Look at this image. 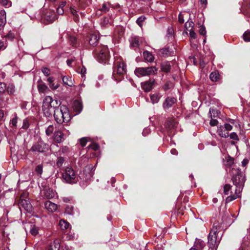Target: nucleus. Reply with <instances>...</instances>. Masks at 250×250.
<instances>
[{
    "label": "nucleus",
    "instance_id": "obj_1",
    "mask_svg": "<svg viewBox=\"0 0 250 250\" xmlns=\"http://www.w3.org/2000/svg\"><path fill=\"white\" fill-rule=\"evenodd\" d=\"M245 178L244 173H235L233 175L231 180L233 185L236 186L235 194L230 195L226 198V202L227 203L230 202L240 196V193L244 186Z\"/></svg>",
    "mask_w": 250,
    "mask_h": 250
},
{
    "label": "nucleus",
    "instance_id": "obj_2",
    "mask_svg": "<svg viewBox=\"0 0 250 250\" xmlns=\"http://www.w3.org/2000/svg\"><path fill=\"white\" fill-rule=\"evenodd\" d=\"M222 229V224H220L218 222L214 223L213 228L208 236V250H216L221 240V238L218 237V234Z\"/></svg>",
    "mask_w": 250,
    "mask_h": 250
},
{
    "label": "nucleus",
    "instance_id": "obj_3",
    "mask_svg": "<svg viewBox=\"0 0 250 250\" xmlns=\"http://www.w3.org/2000/svg\"><path fill=\"white\" fill-rule=\"evenodd\" d=\"M54 117L58 124L67 123L70 120V116L67 107L62 105L60 108H56L54 110Z\"/></svg>",
    "mask_w": 250,
    "mask_h": 250
},
{
    "label": "nucleus",
    "instance_id": "obj_4",
    "mask_svg": "<svg viewBox=\"0 0 250 250\" xmlns=\"http://www.w3.org/2000/svg\"><path fill=\"white\" fill-rule=\"evenodd\" d=\"M126 72V66L124 62L117 61L114 64L112 78L116 81H120Z\"/></svg>",
    "mask_w": 250,
    "mask_h": 250
},
{
    "label": "nucleus",
    "instance_id": "obj_5",
    "mask_svg": "<svg viewBox=\"0 0 250 250\" xmlns=\"http://www.w3.org/2000/svg\"><path fill=\"white\" fill-rule=\"evenodd\" d=\"M53 102V98L49 96H45L43 100L42 111L44 115L46 117H51L55 109L54 104L52 105Z\"/></svg>",
    "mask_w": 250,
    "mask_h": 250
},
{
    "label": "nucleus",
    "instance_id": "obj_6",
    "mask_svg": "<svg viewBox=\"0 0 250 250\" xmlns=\"http://www.w3.org/2000/svg\"><path fill=\"white\" fill-rule=\"evenodd\" d=\"M85 174L86 176L87 175H88L90 177L92 176V173H80L79 177L76 174V173H62V177L66 183L74 184L78 181L79 178L83 177Z\"/></svg>",
    "mask_w": 250,
    "mask_h": 250
},
{
    "label": "nucleus",
    "instance_id": "obj_7",
    "mask_svg": "<svg viewBox=\"0 0 250 250\" xmlns=\"http://www.w3.org/2000/svg\"><path fill=\"white\" fill-rule=\"evenodd\" d=\"M157 71V69L155 66L139 67L136 68L134 73L137 77H139L155 74Z\"/></svg>",
    "mask_w": 250,
    "mask_h": 250
},
{
    "label": "nucleus",
    "instance_id": "obj_8",
    "mask_svg": "<svg viewBox=\"0 0 250 250\" xmlns=\"http://www.w3.org/2000/svg\"><path fill=\"white\" fill-rule=\"evenodd\" d=\"M98 51L99 53L96 57L98 61L101 63H106L109 57L107 47L106 46H103Z\"/></svg>",
    "mask_w": 250,
    "mask_h": 250
},
{
    "label": "nucleus",
    "instance_id": "obj_9",
    "mask_svg": "<svg viewBox=\"0 0 250 250\" xmlns=\"http://www.w3.org/2000/svg\"><path fill=\"white\" fill-rule=\"evenodd\" d=\"M48 145L41 141L35 143L31 148V150L37 152H43L48 149Z\"/></svg>",
    "mask_w": 250,
    "mask_h": 250
},
{
    "label": "nucleus",
    "instance_id": "obj_10",
    "mask_svg": "<svg viewBox=\"0 0 250 250\" xmlns=\"http://www.w3.org/2000/svg\"><path fill=\"white\" fill-rule=\"evenodd\" d=\"M82 9V6L81 5H79L77 8H75L74 7L70 6V11L71 14L74 17L73 19L75 21H79V15L78 12L80 13V14L82 17H84L85 13L82 11L79 12Z\"/></svg>",
    "mask_w": 250,
    "mask_h": 250
},
{
    "label": "nucleus",
    "instance_id": "obj_11",
    "mask_svg": "<svg viewBox=\"0 0 250 250\" xmlns=\"http://www.w3.org/2000/svg\"><path fill=\"white\" fill-rule=\"evenodd\" d=\"M19 204L20 207L21 206L27 212H31L32 211V205L28 200L22 199L21 197L20 199Z\"/></svg>",
    "mask_w": 250,
    "mask_h": 250
},
{
    "label": "nucleus",
    "instance_id": "obj_12",
    "mask_svg": "<svg viewBox=\"0 0 250 250\" xmlns=\"http://www.w3.org/2000/svg\"><path fill=\"white\" fill-rule=\"evenodd\" d=\"M53 140L56 143H61L64 140V135L61 130H56L53 136Z\"/></svg>",
    "mask_w": 250,
    "mask_h": 250
},
{
    "label": "nucleus",
    "instance_id": "obj_13",
    "mask_svg": "<svg viewBox=\"0 0 250 250\" xmlns=\"http://www.w3.org/2000/svg\"><path fill=\"white\" fill-rule=\"evenodd\" d=\"M44 197L46 199H52L55 196V192L52 189L48 187H45L42 190Z\"/></svg>",
    "mask_w": 250,
    "mask_h": 250
},
{
    "label": "nucleus",
    "instance_id": "obj_14",
    "mask_svg": "<svg viewBox=\"0 0 250 250\" xmlns=\"http://www.w3.org/2000/svg\"><path fill=\"white\" fill-rule=\"evenodd\" d=\"M177 101L176 99L171 97H167L163 103V107L166 110L171 107Z\"/></svg>",
    "mask_w": 250,
    "mask_h": 250
},
{
    "label": "nucleus",
    "instance_id": "obj_15",
    "mask_svg": "<svg viewBox=\"0 0 250 250\" xmlns=\"http://www.w3.org/2000/svg\"><path fill=\"white\" fill-rule=\"evenodd\" d=\"M143 38L139 37H132L130 39V45L133 47H139L143 42Z\"/></svg>",
    "mask_w": 250,
    "mask_h": 250
},
{
    "label": "nucleus",
    "instance_id": "obj_16",
    "mask_svg": "<svg viewBox=\"0 0 250 250\" xmlns=\"http://www.w3.org/2000/svg\"><path fill=\"white\" fill-rule=\"evenodd\" d=\"M44 207L46 209L51 212L55 211L57 209V205L49 201L45 202Z\"/></svg>",
    "mask_w": 250,
    "mask_h": 250
},
{
    "label": "nucleus",
    "instance_id": "obj_17",
    "mask_svg": "<svg viewBox=\"0 0 250 250\" xmlns=\"http://www.w3.org/2000/svg\"><path fill=\"white\" fill-rule=\"evenodd\" d=\"M154 81H149L142 83V87L146 92L150 91L153 87Z\"/></svg>",
    "mask_w": 250,
    "mask_h": 250
},
{
    "label": "nucleus",
    "instance_id": "obj_18",
    "mask_svg": "<svg viewBox=\"0 0 250 250\" xmlns=\"http://www.w3.org/2000/svg\"><path fill=\"white\" fill-rule=\"evenodd\" d=\"M72 107L74 110L79 113L83 108L82 102L79 100L74 101L73 103Z\"/></svg>",
    "mask_w": 250,
    "mask_h": 250
},
{
    "label": "nucleus",
    "instance_id": "obj_19",
    "mask_svg": "<svg viewBox=\"0 0 250 250\" xmlns=\"http://www.w3.org/2000/svg\"><path fill=\"white\" fill-rule=\"evenodd\" d=\"M6 21V12L1 10L0 11V30L4 27Z\"/></svg>",
    "mask_w": 250,
    "mask_h": 250
},
{
    "label": "nucleus",
    "instance_id": "obj_20",
    "mask_svg": "<svg viewBox=\"0 0 250 250\" xmlns=\"http://www.w3.org/2000/svg\"><path fill=\"white\" fill-rule=\"evenodd\" d=\"M205 246V243L201 239H197L195 241L193 247L196 248L197 250H203Z\"/></svg>",
    "mask_w": 250,
    "mask_h": 250
},
{
    "label": "nucleus",
    "instance_id": "obj_21",
    "mask_svg": "<svg viewBox=\"0 0 250 250\" xmlns=\"http://www.w3.org/2000/svg\"><path fill=\"white\" fill-rule=\"evenodd\" d=\"M217 132L218 134L221 137L227 138L229 136V132L226 131L224 127H223L222 125L218 127Z\"/></svg>",
    "mask_w": 250,
    "mask_h": 250
},
{
    "label": "nucleus",
    "instance_id": "obj_22",
    "mask_svg": "<svg viewBox=\"0 0 250 250\" xmlns=\"http://www.w3.org/2000/svg\"><path fill=\"white\" fill-rule=\"evenodd\" d=\"M162 95L160 93H157L150 95L151 102L153 104H157L159 101Z\"/></svg>",
    "mask_w": 250,
    "mask_h": 250
},
{
    "label": "nucleus",
    "instance_id": "obj_23",
    "mask_svg": "<svg viewBox=\"0 0 250 250\" xmlns=\"http://www.w3.org/2000/svg\"><path fill=\"white\" fill-rule=\"evenodd\" d=\"M60 248V244L58 240H55L51 243L48 249V250H59Z\"/></svg>",
    "mask_w": 250,
    "mask_h": 250
},
{
    "label": "nucleus",
    "instance_id": "obj_24",
    "mask_svg": "<svg viewBox=\"0 0 250 250\" xmlns=\"http://www.w3.org/2000/svg\"><path fill=\"white\" fill-rule=\"evenodd\" d=\"M45 18L51 22L56 19V16L54 12L48 11L45 14Z\"/></svg>",
    "mask_w": 250,
    "mask_h": 250
},
{
    "label": "nucleus",
    "instance_id": "obj_25",
    "mask_svg": "<svg viewBox=\"0 0 250 250\" xmlns=\"http://www.w3.org/2000/svg\"><path fill=\"white\" fill-rule=\"evenodd\" d=\"M223 163L224 165L227 167H231L234 163V159L230 156H226L223 159Z\"/></svg>",
    "mask_w": 250,
    "mask_h": 250
},
{
    "label": "nucleus",
    "instance_id": "obj_26",
    "mask_svg": "<svg viewBox=\"0 0 250 250\" xmlns=\"http://www.w3.org/2000/svg\"><path fill=\"white\" fill-rule=\"evenodd\" d=\"M209 78L212 82H217L220 79V75L218 71L211 72L209 75Z\"/></svg>",
    "mask_w": 250,
    "mask_h": 250
},
{
    "label": "nucleus",
    "instance_id": "obj_27",
    "mask_svg": "<svg viewBox=\"0 0 250 250\" xmlns=\"http://www.w3.org/2000/svg\"><path fill=\"white\" fill-rule=\"evenodd\" d=\"M144 59L147 62H151L154 61L153 55L148 51H144L143 53Z\"/></svg>",
    "mask_w": 250,
    "mask_h": 250
},
{
    "label": "nucleus",
    "instance_id": "obj_28",
    "mask_svg": "<svg viewBox=\"0 0 250 250\" xmlns=\"http://www.w3.org/2000/svg\"><path fill=\"white\" fill-rule=\"evenodd\" d=\"M99 39V37L96 34H92L90 37L89 42L90 44L95 45Z\"/></svg>",
    "mask_w": 250,
    "mask_h": 250
},
{
    "label": "nucleus",
    "instance_id": "obj_29",
    "mask_svg": "<svg viewBox=\"0 0 250 250\" xmlns=\"http://www.w3.org/2000/svg\"><path fill=\"white\" fill-rule=\"evenodd\" d=\"M62 80L63 83L66 85L69 86H72L73 85V80L71 77L64 76L62 77Z\"/></svg>",
    "mask_w": 250,
    "mask_h": 250
},
{
    "label": "nucleus",
    "instance_id": "obj_30",
    "mask_svg": "<svg viewBox=\"0 0 250 250\" xmlns=\"http://www.w3.org/2000/svg\"><path fill=\"white\" fill-rule=\"evenodd\" d=\"M194 25V23L193 22L191 21H189L188 20V21L185 23V32L187 34L188 32L187 31H189L190 29H192Z\"/></svg>",
    "mask_w": 250,
    "mask_h": 250
},
{
    "label": "nucleus",
    "instance_id": "obj_31",
    "mask_svg": "<svg viewBox=\"0 0 250 250\" xmlns=\"http://www.w3.org/2000/svg\"><path fill=\"white\" fill-rule=\"evenodd\" d=\"M69 152V148L67 146H63L57 152L58 156H62V155L67 154Z\"/></svg>",
    "mask_w": 250,
    "mask_h": 250
},
{
    "label": "nucleus",
    "instance_id": "obj_32",
    "mask_svg": "<svg viewBox=\"0 0 250 250\" xmlns=\"http://www.w3.org/2000/svg\"><path fill=\"white\" fill-rule=\"evenodd\" d=\"M162 70L165 72H168L171 69V66L169 62H164L161 64Z\"/></svg>",
    "mask_w": 250,
    "mask_h": 250
},
{
    "label": "nucleus",
    "instance_id": "obj_33",
    "mask_svg": "<svg viewBox=\"0 0 250 250\" xmlns=\"http://www.w3.org/2000/svg\"><path fill=\"white\" fill-rule=\"evenodd\" d=\"M59 225L61 228L63 230L68 229L70 226L69 223L67 221H64V220H60Z\"/></svg>",
    "mask_w": 250,
    "mask_h": 250
},
{
    "label": "nucleus",
    "instance_id": "obj_34",
    "mask_svg": "<svg viewBox=\"0 0 250 250\" xmlns=\"http://www.w3.org/2000/svg\"><path fill=\"white\" fill-rule=\"evenodd\" d=\"M188 17V13L186 12L180 13L178 16V21L180 23H183L185 21L184 18Z\"/></svg>",
    "mask_w": 250,
    "mask_h": 250
},
{
    "label": "nucleus",
    "instance_id": "obj_35",
    "mask_svg": "<svg viewBox=\"0 0 250 250\" xmlns=\"http://www.w3.org/2000/svg\"><path fill=\"white\" fill-rule=\"evenodd\" d=\"M243 38L245 42H250V30L246 31L243 35Z\"/></svg>",
    "mask_w": 250,
    "mask_h": 250
},
{
    "label": "nucleus",
    "instance_id": "obj_36",
    "mask_svg": "<svg viewBox=\"0 0 250 250\" xmlns=\"http://www.w3.org/2000/svg\"><path fill=\"white\" fill-rule=\"evenodd\" d=\"M65 213L70 215H74V207L72 206H67L66 207Z\"/></svg>",
    "mask_w": 250,
    "mask_h": 250
},
{
    "label": "nucleus",
    "instance_id": "obj_37",
    "mask_svg": "<svg viewBox=\"0 0 250 250\" xmlns=\"http://www.w3.org/2000/svg\"><path fill=\"white\" fill-rule=\"evenodd\" d=\"M231 186L229 184H226L224 186V193L225 195H228L230 193H231Z\"/></svg>",
    "mask_w": 250,
    "mask_h": 250
},
{
    "label": "nucleus",
    "instance_id": "obj_38",
    "mask_svg": "<svg viewBox=\"0 0 250 250\" xmlns=\"http://www.w3.org/2000/svg\"><path fill=\"white\" fill-rule=\"evenodd\" d=\"M54 128L53 125H49L45 130V134L47 136H50L53 133Z\"/></svg>",
    "mask_w": 250,
    "mask_h": 250
},
{
    "label": "nucleus",
    "instance_id": "obj_39",
    "mask_svg": "<svg viewBox=\"0 0 250 250\" xmlns=\"http://www.w3.org/2000/svg\"><path fill=\"white\" fill-rule=\"evenodd\" d=\"M110 8V5L109 3H104L102 7L100 9V10L104 13H106L107 12Z\"/></svg>",
    "mask_w": 250,
    "mask_h": 250
},
{
    "label": "nucleus",
    "instance_id": "obj_40",
    "mask_svg": "<svg viewBox=\"0 0 250 250\" xmlns=\"http://www.w3.org/2000/svg\"><path fill=\"white\" fill-rule=\"evenodd\" d=\"M0 3L6 7H9L12 4L10 0H0Z\"/></svg>",
    "mask_w": 250,
    "mask_h": 250
},
{
    "label": "nucleus",
    "instance_id": "obj_41",
    "mask_svg": "<svg viewBox=\"0 0 250 250\" xmlns=\"http://www.w3.org/2000/svg\"><path fill=\"white\" fill-rule=\"evenodd\" d=\"M47 89V86L44 84H40L38 85V90L41 93H44Z\"/></svg>",
    "mask_w": 250,
    "mask_h": 250
},
{
    "label": "nucleus",
    "instance_id": "obj_42",
    "mask_svg": "<svg viewBox=\"0 0 250 250\" xmlns=\"http://www.w3.org/2000/svg\"><path fill=\"white\" fill-rule=\"evenodd\" d=\"M88 149H91L94 151H97L99 148V146L96 143H92L88 146Z\"/></svg>",
    "mask_w": 250,
    "mask_h": 250
},
{
    "label": "nucleus",
    "instance_id": "obj_43",
    "mask_svg": "<svg viewBox=\"0 0 250 250\" xmlns=\"http://www.w3.org/2000/svg\"><path fill=\"white\" fill-rule=\"evenodd\" d=\"M69 41L72 46H76L77 39L74 36H69Z\"/></svg>",
    "mask_w": 250,
    "mask_h": 250
},
{
    "label": "nucleus",
    "instance_id": "obj_44",
    "mask_svg": "<svg viewBox=\"0 0 250 250\" xmlns=\"http://www.w3.org/2000/svg\"><path fill=\"white\" fill-rule=\"evenodd\" d=\"M64 159L63 157L60 156L58 158V161L57 162V165L58 167H61L62 166L63 163L64 162Z\"/></svg>",
    "mask_w": 250,
    "mask_h": 250
},
{
    "label": "nucleus",
    "instance_id": "obj_45",
    "mask_svg": "<svg viewBox=\"0 0 250 250\" xmlns=\"http://www.w3.org/2000/svg\"><path fill=\"white\" fill-rule=\"evenodd\" d=\"M172 87H173L172 83L170 82H167L164 85L163 88L165 91H167Z\"/></svg>",
    "mask_w": 250,
    "mask_h": 250
},
{
    "label": "nucleus",
    "instance_id": "obj_46",
    "mask_svg": "<svg viewBox=\"0 0 250 250\" xmlns=\"http://www.w3.org/2000/svg\"><path fill=\"white\" fill-rule=\"evenodd\" d=\"M7 91L10 94H12L15 91V87L13 84L9 85L7 88Z\"/></svg>",
    "mask_w": 250,
    "mask_h": 250
},
{
    "label": "nucleus",
    "instance_id": "obj_47",
    "mask_svg": "<svg viewBox=\"0 0 250 250\" xmlns=\"http://www.w3.org/2000/svg\"><path fill=\"white\" fill-rule=\"evenodd\" d=\"M30 232L33 235H36L38 233V230L37 228L34 226L31 227Z\"/></svg>",
    "mask_w": 250,
    "mask_h": 250
},
{
    "label": "nucleus",
    "instance_id": "obj_48",
    "mask_svg": "<svg viewBox=\"0 0 250 250\" xmlns=\"http://www.w3.org/2000/svg\"><path fill=\"white\" fill-rule=\"evenodd\" d=\"M18 118L17 116H15L10 122V125L12 126H16L17 123Z\"/></svg>",
    "mask_w": 250,
    "mask_h": 250
},
{
    "label": "nucleus",
    "instance_id": "obj_49",
    "mask_svg": "<svg viewBox=\"0 0 250 250\" xmlns=\"http://www.w3.org/2000/svg\"><path fill=\"white\" fill-rule=\"evenodd\" d=\"M42 72L45 76H48L50 74V70L47 67H43Z\"/></svg>",
    "mask_w": 250,
    "mask_h": 250
},
{
    "label": "nucleus",
    "instance_id": "obj_50",
    "mask_svg": "<svg viewBox=\"0 0 250 250\" xmlns=\"http://www.w3.org/2000/svg\"><path fill=\"white\" fill-rule=\"evenodd\" d=\"M87 142V138L86 137H83L80 139V143L83 147L86 146Z\"/></svg>",
    "mask_w": 250,
    "mask_h": 250
},
{
    "label": "nucleus",
    "instance_id": "obj_51",
    "mask_svg": "<svg viewBox=\"0 0 250 250\" xmlns=\"http://www.w3.org/2000/svg\"><path fill=\"white\" fill-rule=\"evenodd\" d=\"M217 113V111L212 108H210L208 114V117L212 118V114H213V117H215V114Z\"/></svg>",
    "mask_w": 250,
    "mask_h": 250
},
{
    "label": "nucleus",
    "instance_id": "obj_52",
    "mask_svg": "<svg viewBox=\"0 0 250 250\" xmlns=\"http://www.w3.org/2000/svg\"><path fill=\"white\" fill-rule=\"evenodd\" d=\"M223 127H224V129L226 130V131L228 132L229 131L231 130L232 129V126L229 124H225Z\"/></svg>",
    "mask_w": 250,
    "mask_h": 250
},
{
    "label": "nucleus",
    "instance_id": "obj_53",
    "mask_svg": "<svg viewBox=\"0 0 250 250\" xmlns=\"http://www.w3.org/2000/svg\"><path fill=\"white\" fill-rule=\"evenodd\" d=\"M230 138L234 140H238V137L235 132H232L229 135Z\"/></svg>",
    "mask_w": 250,
    "mask_h": 250
},
{
    "label": "nucleus",
    "instance_id": "obj_54",
    "mask_svg": "<svg viewBox=\"0 0 250 250\" xmlns=\"http://www.w3.org/2000/svg\"><path fill=\"white\" fill-rule=\"evenodd\" d=\"M6 88V84L4 83L0 82V93L4 92Z\"/></svg>",
    "mask_w": 250,
    "mask_h": 250
},
{
    "label": "nucleus",
    "instance_id": "obj_55",
    "mask_svg": "<svg viewBox=\"0 0 250 250\" xmlns=\"http://www.w3.org/2000/svg\"><path fill=\"white\" fill-rule=\"evenodd\" d=\"M59 86L60 84L58 83L56 84L54 83V82L49 84V86L52 89H57L59 87Z\"/></svg>",
    "mask_w": 250,
    "mask_h": 250
},
{
    "label": "nucleus",
    "instance_id": "obj_56",
    "mask_svg": "<svg viewBox=\"0 0 250 250\" xmlns=\"http://www.w3.org/2000/svg\"><path fill=\"white\" fill-rule=\"evenodd\" d=\"M150 132V129L149 128H148V127H146V128H145L143 132H142V134L143 136H146L147 134H148Z\"/></svg>",
    "mask_w": 250,
    "mask_h": 250
},
{
    "label": "nucleus",
    "instance_id": "obj_57",
    "mask_svg": "<svg viewBox=\"0 0 250 250\" xmlns=\"http://www.w3.org/2000/svg\"><path fill=\"white\" fill-rule=\"evenodd\" d=\"M145 17H140L136 21V22L137 23V24L140 26H142V22H143L144 20H145Z\"/></svg>",
    "mask_w": 250,
    "mask_h": 250
},
{
    "label": "nucleus",
    "instance_id": "obj_58",
    "mask_svg": "<svg viewBox=\"0 0 250 250\" xmlns=\"http://www.w3.org/2000/svg\"><path fill=\"white\" fill-rule=\"evenodd\" d=\"M162 53L165 54L166 55H170L171 54L169 50V48L163 49L162 50Z\"/></svg>",
    "mask_w": 250,
    "mask_h": 250
},
{
    "label": "nucleus",
    "instance_id": "obj_59",
    "mask_svg": "<svg viewBox=\"0 0 250 250\" xmlns=\"http://www.w3.org/2000/svg\"><path fill=\"white\" fill-rule=\"evenodd\" d=\"M199 33L202 35H205L206 34V28L204 26H201L199 30Z\"/></svg>",
    "mask_w": 250,
    "mask_h": 250
},
{
    "label": "nucleus",
    "instance_id": "obj_60",
    "mask_svg": "<svg viewBox=\"0 0 250 250\" xmlns=\"http://www.w3.org/2000/svg\"><path fill=\"white\" fill-rule=\"evenodd\" d=\"M189 31L190 37L191 39H195V38H196V34L194 32V31L193 30H191V29H190Z\"/></svg>",
    "mask_w": 250,
    "mask_h": 250
},
{
    "label": "nucleus",
    "instance_id": "obj_61",
    "mask_svg": "<svg viewBox=\"0 0 250 250\" xmlns=\"http://www.w3.org/2000/svg\"><path fill=\"white\" fill-rule=\"evenodd\" d=\"M218 121L217 120L215 119H211L210 121V125L211 126H215L217 125Z\"/></svg>",
    "mask_w": 250,
    "mask_h": 250
},
{
    "label": "nucleus",
    "instance_id": "obj_62",
    "mask_svg": "<svg viewBox=\"0 0 250 250\" xmlns=\"http://www.w3.org/2000/svg\"><path fill=\"white\" fill-rule=\"evenodd\" d=\"M57 12L58 14L62 15L64 13V10L63 9V8H62V7L59 6L57 9Z\"/></svg>",
    "mask_w": 250,
    "mask_h": 250
},
{
    "label": "nucleus",
    "instance_id": "obj_63",
    "mask_svg": "<svg viewBox=\"0 0 250 250\" xmlns=\"http://www.w3.org/2000/svg\"><path fill=\"white\" fill-rule=\"evenodd\" d=\"M249 161L247 159H244L242 162V167H245L248 164Z\"/></svg>",
    "mask_w": 250,
    "mask_h": 250
},
{
    "label": "nucleus",
    "instance_id": "obj_64",
    "mask_svg": "<svg viewBox=\"0 0 250 250\" xmlns=\"http://www.w3.org/2000/svg\"><path fill=\"white\" fill-rule=\"evenodd\" d=\"M42 167L41 165H39L36 167V172H42Z\"/></svg>",
    "mask_w": 250,
    "mask_h": 250
}]
</instances>
